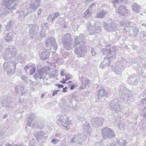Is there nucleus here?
<instances>
[{"label":"nucleus","mask_w":146,"mask_h":146,"mask_svg":"<svg viewBox=\"0 0 146 146\" xmlns=\"http://www.w3.org/2000/svg\"><path fill=\"white\" fill-rule=\"evenodd\" d=\"M57 123L59 125H61L64 128V129L68 130L70 128L69 126L72 124V123L69 118H66L65 119L64 117H61L57 120Z\"/></svg>","instance_id":"nucleus-9"},{"label":"nucleus","mask_w":146,"mask_h":146,"mask_svg":"<svg viewBox=\"0 0 146 146\" xmlns=\"http://www.w3.org/2000/svg\"><path fill=\"white\" fill-rule=\"evenodd\" d=\"M103 25L105 30L107 32L116 31L117 30L116 27L117 24L115 23L111 22L108 24L104 22Z\"/></svg>","instance_id":"nucleus-13"},{"label":"nucleus","mask_w":146,"mask_h":146,"mask_svg":"<svg viewBox=\"0 0 146 146\" xmlns=\"http://www.w3.org/2000/svg\"><path fill=\"white\" fill-rule=\"evenodd\" d=\"M45 135V133L42 131H40L36 133V138L38 140L42 138Z\"/></svg>","instance_id":"nucleus-30"},{"label":"nucleus","mask_w":146,"mask_h":146,"mask_svg":"<svg viewBox=\"0 0 146 146\" xmlns=\"http://www.w3.org/2000/svg\"><path fill=\"white\" fill-rule=\"evenodd\" d=\"M65 73V71L63 69H61V71L60 72V75L61 76H63L64 75Z\"/></svg>","instance_id":"nucleus-48"},{"label":"nucleus","mask_w":146,"mask_h":146,"mask_svg":"<svg viewBox=\"0 0 146 146\" xmlns=\"http://www.w3.org/2000/svg\"><path fill=\"white\" fill-rule=\"evenodd\" d=\"M28 123L27 125L33 128H38L39 129H42L44 127L43 124L40 125L36 121L35 115L34 113H32L30 115L29 118V119L28 120Z\"/></svg>","instance_id":"nucleus-6"},{"label":"nucleus","mask_w":146,"mask_h":146,"mask_svg":"<svg viewBox=\"0 0 146 146\" xmlns=\"http://www.w3.org/2000/svg\"><path fill=\"white\" fill-rule=\"evenodd\" d=\"M133 30L134 32V35L135 36H136L137 35V33L139 31L138 30V29L137 28L133 29Z\"/></svg>","instance_id":"nucleus-50"},{"label":"nucleus","mask_w":146,"mask_h":146,"mask_svg":"<svg viewBox=\"0 0 146 146\" xmlns=\"http://www.w3.org/2000/svg\"><path fill=\"white\" fill-rule=\"evenodd\" d=\"M37 71L35 74L34 78L37 80L38 79L43 78L44 80V77L46 75L47 72L46 71L49 70V67L48 66L44 67L43 68L39 70L38 68L37 69Z\"/></svg>","instance_id":"nucleus-8"},{"label":"nucleus","mask_w":146,"mask_h":146,"mask_svg":"<svg viewBox=\"0 0 146 146\" xmlns=\"http://www.w3.org/2000/svg\"><path fill=\"white\" fill-rule=\"evenodd\" d=\"M67 87H65L63 88L62 92H67Z\"/></svg>","instance_id":"nucleus-57"},{"label":"nucleus","mask_w":146,"mask_h":146,"mask_svg":"<svg viewBox=\"0 0 146 146\" xmlns=\"http://www.w3.org/2000/svg\"><path fill=\"white\" fill-rule=\"evenodd\" d=\"M72 100L76 102L78 101V100L77 99V96L76 95L73 96Z\"/></svg>","instance_id":"nucleus-49"},{"label":"nucleus","mask_w":146,"mask_h":146,"mask_svg":"<svg viewBox=\"0 0 146 146\" xmlns=\"http://www.w3.org/2000/svg\"><path fill=\"white\" fill-rule=\"evenodd\" d=\"M98 94L99 96H104L107 94V92L104 89H101L99 91Z\"/></svg>","instance_id":"nucleus-36"},{"label":"nucleus","mask_w":146,"mask_h":146,"mask_svg":"<svg viewBox=\"0 0 146 146\" xmlns=\"http://www.w3.org/2000/svg\"><path fill=\"white\" fill-rule=\"evenodd\" d=\"M119 0H114L113 2L115 3H118Z\"/></svg>","instance_id":"nucleus-62"},{"label":"nucleus","mask_w":146,"mask_h":146,"mask_svg":"<svg viewBox=\"0 0 146 146\" xmlns=\"http://www.w3.org/2000/svg\"><path fill=\"white\" fill-rule=\"evenodd\" d=\"M117 143L120 146H125L127 143L125 141L121 139L117 140Z\"/></svg>","instance_id":"nucleus-35"},{"label":"nucleus","mask_w":146,"mask_h":146,"mask_svg":"<svg viewBox=\"0 0 146 146\" xmlns=\"http://www.w3.org/2000/svg\"><path fill=\"white\" fill-rule=\"evenodd\" d=\"M67 81V80H66V79H65L64 78H63L62 79V80H61V82L62 84H64L66 83V81Z\"/></svg>","instance_id":"nucleus-55"},{"label":"nucleus","mask_w":146,"mask_h":146,"mask_svg":"<svg viewBox=\"0 0 146 146\" xmlns=\"http://www.w3.org/2000/svg\"><path fill=\"white\" fill-rule=\"evenodd\" d=\"M16 66V63L13 61L12 62H5L3 64V68L4 70L7 71V74L11 76L14 74Z\"/></svg>","instance_id":"nucleus-7"},{"label":"nucleus","mask_w":146,"mask_h":146,"mask_svg":"<svg viewBox=\"0 0 146 146\" xmlns=\"http://www.w3.org/2000/svg\"><path fill=\"white\" fill-rule=\"evenodd\" d=\"M56 62L57 63L60 64H62L63 62V59L61 58H58L56 60Z\"/></svg>","instance_id":"nucleus-41"},{"label":"nucleus","mask_w":146,"mask_h":146,"mask_svg":"<svg viewBox=\"0 0 146 146\" xmlns=\"http://www.w3.org/2000/svg\"><path fill=\"white\" fill-rule=\"evenodd\" d=\"M32 2L31 4V8L33 11L35 12L40 5V0H32Z\"/></svg>","instance_id":"nucleus-20"},{"label":"nucleus","mask_w":146,"mask_h":146,"mask_svg":"<svg viewBox=\"0 0 146 146\" xmlns=\"http://www.w3.org/2000/svg\"><path fill=\"white\" fill-rule=\"evenodd\" d=\"M135 79V75H132L129 76L127 80L129 81V82L130 81H131V82H133L134 81Z\"/></svg>","instance_id":"nucleus-37"},{"label":"nucleus","mask_w":146,"mask_h":146,"mask_svg":"<svg viewBox=\"0 0 146 146\" xmlns=\"http://www.w3.org/2000/svg\"><path fill=\"white\" fill-rule=\"evenodd\" d=\"M47 24H46V25H44V26L43 27V28L42 29V31L40 33V35L41 37H44L45 36V30L46 29H48V28L46 26V25Z\"/></svg>","instance_id":"nucleus-33"},{"label":"nucleus","mask_w":146,"mask_h":146,"mask_svg":"<svg viewBox=\"0 0 146 146\" xmlns=\"http://www.w3.org/2000/svg\"><path fill=\"white\" fill-rule=\"evenodd\" d=\"M108 106L112 110H114L116 112H118L120 110L119 102L117 100H112L110 102Z\"/></svg>","instance_id":"nucleus-15"},{"label":"nucleus","mask_w":146,"mask_h":146,"mask_svg":"<svg viewBox=\"0 0 146 146\" xmlns=\"http://www.w3.org/2000/svg\"><path fill=\"white\" fill-rule=\"evenodd\" d=\"M55 136L56 137V138L60 139L61 138V135L59 133H57L55 135Z\"/></svg>","instance_id":"nucleus-52"},{"label":"nucleus","mask_w":146,"mask_h":146,"mask_svg":"<svg viewBox=\"0 0 146 146\" xmlns=\"http://www.w3.org/2000/svg\"><path fill=\"white\" fill-rule=\"evenodd\" d=\"M3 5L5 6V14H8L11 11L16 9L17 5L16 0H4Z\"/></svg>","instance_id":"nucleus-4"},{"label":"nucleus","mask_w":146,"mask_h":146,"mask_svg":"<svg viewBox=\"0 0 146 146\" xmlns=\"http://www.w3.org/2000/svg\"><path fill=\"white\" fill-rule=\"evenodd\" d=\"M2 105L3 106L5 107V108L7 109L8 108H11V106H9V103H8L7 100H3L2 101Z\"/></svg>","instance_id":"nucleus-31"},{"label":"nucleus","mask_w":146,"mask_h":146,"mask_svg":"<svg viewBox=\"0 0 146 146\" xmlns=\"http://www.w3.org/2000/svg\"><path fill=\"white\" fill-rule=\"evenodd\" d=\"M84 131L87 133L90 131L89 129L90 128V124L86 122L84 123Z\"/></svg>","instance_id":"nucleus-34"},{"label":"nucleus","mask_w":146,"mask_h":146,"mask_svg":"<svg viewBox=\"0 0 146 146\" xmlns=\"http://www.w3.org/2000/svg\"><path fill=\"white\" fill-rule=\"evenodd\" d=\"M95 5V3H93L91 4L90 6H89V7L88 9H91L92 8H93V7H94Z\"/></svg>","instance_id":"nucleus-54"},{"label":"nucleus","mask_w":146,"mask_h":146,"mask_svg":"<svg viewBox=\"0 0 146 146\" xmlns=\"http://www.w3.org/2000/svg\"><path fill=\"white\" fill-rule=\"evenodd\" d=\"M21 78L22 80L26 83H27L28 81H30L29 79H28V78L24 75H22L21 77Z\"/></svg>","instance_id":"nucleus-39"},{"label":"nucleus","mask_w":146,"mask_h":146,"mask_svg":"<svg viewBox=\"0 0 146 146\" xmlns=\"http://www.w3.org/2000/svg\"><path fill=\"white\" fill-rule=\"evenodd\" d=\"M55 86L59 88H63L64 86L63 85L61 84H56Z\"/></svg>","instance_id":"nucleus-56"},{"label":"nucleus","mask_w":146,"mask_h":146,"mask_svg":"<svg viewBox=\"0 0 146 146\" xmlns=\"http://www.w3.org/2000/svg\"><path fill=\"white\" fill-rule=\"evenodd\" d=\"M17 53V50L15 46L12 45L6 49L5 53L3 55V58L5 60H7L15 56Z\"/></svg>","instance_id":"nucleus-5"},{"label":"nucleus","mask_w":146,"mask_h":146,"mask_svg":"<svg viewBox=\"0 0 146 146\" xmlns=\"http://www.w3.org/2000/svg\"><path fill=\"white\" fill-rule=\"evenodd\" d=\"M108 13L107 12L104 10H100L96 14V17L102 18L104 17Z\"/></svg>","instance_id":"nucleus-22"},{"label":"nucleus","mask_w":146,"mask_h":146,"mask_svg":"<svg viewBox=\"0 0 146 146\" xmlns=\"http://www.w3.org/2000/svg\"><path fill=\"white\" fill-rule=\"evenodd\" d=\"M16 145H15L14 146H15ZM0 146H12L11 145H9V144H6L5 145H4V146L2 144V143H0Z\"/></svg>","instance_id":"nucleus-60"},{"label":"nucleus","mask_w":146,"mask_h":146,"mask_svg":"<svg viewBox=\"0 0 146 146\" xmlns=\"http://www.w3.org/2000/svg\"><path fill=\"white\" fill-rule=\"evenodd\" d=\"M92 14L91 13L90 11V10L88 9L84 14V17H90Z\"/></svg>","instance_id":"nucleus-38"},{"label":"nucleus","mask_w":146,"mask_h":146,"mask_svg":"<svg viewBox=\"0 0 146 146\" xmlns=\"http://www.w3.org/2000/svg\"><path fill=\"white\" fill-rule=\"evenodd\" d=\"M50 50L48 49L47 50L45 49L43 50L40 54V59L42 60H44L48 58L50 55Z\"/></svg>","instance_id":"nucleus-19"},{"label":"nucleus","mask_w":146,"mask_h":146,"mask_svg":"<svg viewBox=\"0 0 146 146\" xmlns=\"http://www.w3.org/2000/svg\"><path fill=\"white\" fill-rule=\"evenodd\" d=\"M45 44L47 46L50 47L51 49L56 50L57 49V46L55 39L52 37L47 38L45 40Z\"/></svg>","instance_id":"nucleus-12"},{"label":"nucleus","mask_w":146,"mask_h":146,"mask_svg":"<svg viewBox=\"0 0 146 146\" xmlns=\"http://www.w3.org/2000/svg\"><path fill=\"white\" fill-rule=\"evenodd\" d=\"M29 35L32 38H37L38 34L39 26L36 25H31Z\"/></svg>","instance_id":"nucleus-11"},{"label":"nucleus","mask_w":146,"mask_h":146,"mask_svg":"<svg viewBox=\"0 0 146 146\" xmlns=\"http://www.w3.org/2000/svg\"><path fill=\"white\" fill-rule=\"evenodd\" d=\"M102 132L103 137L104 139H110L114 136V133L108 127L104 128Z\"/></svg>","instance_id":"nucleus-14"},{"label":"nucleus","mask_w":146,"mask_h":146,"mask_svg":"<svg viewBox=\"0 0 146 146\" xmlns=\"http://www.w3.org/2000/svg\"><path fill=\"white\" fill-rule=\"evenodd\" d=\"M27 15V14L26 13L25 11L24 10L19 11L18 12V17L20 19H23Z\"/></svg>","instance_id":"nucleus-26"},{"label":"nucleus","mask_w":146,"mask_h":146,"mask_svg":"<svg viewBox=\"0 0 146 146\" xmlns=\"http://www.w3.org/2000/svg\"><path fill=\"white\" fill-rule=\"evenodd\" d=\"M24 68L27 72L29 71L30 72V74L32 75L35 71L36 66L34 64H29L26 66Z\"/></svg>","instance_id":"nucleus-17"},{"label":"nucleus","mask_w":146,"mask_h":146,"mask_svg":"<svg viewBox=\"0 0 146 146\" xmlns=\"http://www.w3.org/2000/svg\"><path fill=\"white\" fill-rule=\"evenodd\" d=\"M105 64L104 63H103V62L101 63L100 64V67L101 68L103 69L105 68V67L106 66V65H105Z\"/></svg>","instance_id":"nucleus-51"},{"label":"nucleus","mask_w":146,"mask_h":146,"mask_svg":"<svg viewBox=\"0 0 146 146\" xmlns=\"http://www.w3.org/2000/svg\"><path fill=\"white\" fill-rule=\"evenodd\" d=\"M91 53L93 56H95L96 54V50L93 48H92Z\"/></svg>","instance_id":"nucleus-46"},{"label":"nucleus","mask_w":146,"mask_h":146,"mask_svg":"<svg viewBox=\"0 0 146 146\" xmlns=\"http://www.w3.org/2000/svg\"><path fill=\"white\" fill-rule=\"evenodd\" d=\"M49 70L46 71L47 72L46 74H48L50 77L51 78H55L58 75L57 71L56 70L53 71L52 72V69L49 68Z\"/></svg>","instance_id":"nucleus-23"},{"label":"nucleus","mask_w":146,"mask_h":146,"mask_svg":"<svg viewBox=\"0 0 146 146\" xmlns=\"http://www.w3.org/2000/svg\"><path fill=\"white\" fill-rule=\"evenodd\" d=\"M138 82V80H136V78H135V79L134 81L133 82H129V84L132 85H136L137 83Z\"/></svg>","instance_id":"nucleus-47"},{"label":"nucleus","mask_w":146,"mask_h":146,"mask_svg":"<svg viewBox=\"0 0 146 146\" xmlns=\"http://www.w3.org/2000/svg\"><path fill=\"white\" fill-rule=\"evenodd\" d=\"M65 76L67 80L72 78L73 77L72 75L70 74H66Z\"/></svg>","instance_id":"nucleus-44"},{"label":"nucleus","mask_w":146,"mask_h":146,"mask_svg":"<svg viewBox=\"0 0 146 146\" xmlns=\"http://www.w3.org/2000/svg\"><path fill=\"white\" fill-rule=\"evenodd\" d=\"M103 120V118L102 117H96L91 119V123L94 126L98 127L102 124Z\"/></svg>","instance_id":"nucleus-16"},{"label":"nucleus","mask_w":146,"mask_h":146,"mask_svg":"<svg viewBox=\"0 0 146 146\" xmlns=\"http://www.w3.org/2000/svg\"><path fill=\"white\" fill-rule=\"evenodd\" d=\"M119 128L120 129H122V128L123 127V125L122 124H119Z\"/></svg>","instance_id":"nucleus-59"},{"label":"nucleus","mask_w":146,"mask_h":146,"mask_svg":"<svg viewBox=\"0 0 146 146\" xmlns=\"http://www.w3.org/2000/svg\"><path fill=\"white\" fill-rule=\"evenodd\" d=\"M86 26L90 35H95L100 32L102 31L101 28L100 26H92L90 22L87 23Z\"/></svg>","instance_id":"nucleus-10"},{"label":"nucleus","mask_w":146,"mask_h":146,"mask_svg":"<svg viewBox=\"0 0 146 146\" xmlns=\"http://www.w3.org/2000/svg\"><path fill=\"white\" fill-rule=\"evenodd\" d=\"M92 0H84V1L86 3H90Z\"/></svg>","instance_id":"nucleus-61"},{"label":"nucleus","mask_w":146,"mask_h":146,"mask_svg":"<svg viewBox=\"0 0 146 146\" xmlns=\"http://www.w3.org/2000/svg\"><path fill=\"white\" fill-rule=\"evenodd\" d=\"M82 136L81 134H78L77 136H75L74 138H72L70 142L71 143L76 142L79 144H82L83 142L84 139L82 138Z\"/></svg>","instance_id":"nucleus-18"},{"label":"nucleus","mask_w":146,"mask_h":146,"mask_svg":"<svg viewBox=\"0 0 146 146\" xmlns=\"http://www.w3.org/2000/svg\"><path fill=\"white\" fill-rule=\"evenodd\" d=\"M14 24L13 22L12 21H10L8 22L6 26L7 28H8L9 29L11 28L13 26Z\"/></svg>","instance_id":"nucleus-40"},{"label":"nucleus","mask_w":146,"mask_h":146,"mask_svg":"<svg viewBox=\"0 0 146 146\" xmlns=\"http://www.w3.org/2000/svg\"><path fill=\"white\" fill-rule=\"evenodd\" d=\"M140 8V6L136 3H134L132 6L133 10L136 13L139 12Z\"/></svg>","instance_id":"nucleus-27"},{"label":"nucleus","mask_w":146,"mask_h":146,"mask_svg":"<svg viewBox=\"0 0 146 146\" xmlns=\"http://www.w3.org/2000/svg\"><path fill=\"white\" fill-rule=\"evenodd\" d=\"M86 41L85 36L82 34L79 37L75 36L74 46V52L79 57H84L87 52Z\"/></svg>","instance_id":"nucleus-1"},{"label":"nucleus","mask_w":146,"mask_h":146,"mask_svg":"<svg viewBox=\"0 0 146 146\" xmlns=\"http://www.w3.org/2000/svg\"><path fill=\"white\" fill-rule=\"evenodd\" d=\"M110 44H109L106 46L105 49H103L102 52L108 56L111 55L109 57H106L104 59L103 63H104L106 66H109L111 62V59L115 58L116 56V51L115 48L110 47Z\"/></svg>","instance_id":"nucleus-2"},{"label":"nucleus","mask_w":146,"mask_h":146,"mask_svg":"<svg viewBox=\"0 0 146 146\" xmlns=\"http://www.w3.org/2000/svg\"><path fill=\"white\" fill-rule=\"evenodd\" d=\"M74 85H73V84H72V85L71 87H70V89L71 90H73L74 88Z\"/></svg>","instance_id":"nucleus-63"},{"label":"nucleus","mask_w":146,"mask_h":146,"mask_svg":"<svg viewBox=\"0 0 146 146\" xmlns=\"http://www.w3.org/2000/svg\"><path fill=\"white\" fill-rule=\"evenodd\" d=\"M130 23L129 22L127 24L125 23L124 21H122L120 23V25L122 26H123L124 25H125V26L124 28V30L125 31H129V30L128 29V28H131V27H129V25H130ZM131 28L132 29V28L131 27Z\"/></svg>","instance_id":"nucleus-28"},{"label":"nucleus","mask_w":146,"mask_h":146,"mask_svg":"<svg viewBox=\"0 0 146 146\" xmlns=\"http://www.w3.org/2000/svg\"><path fill=\"white\" fill-rule=\"evenodd\" d=\"M15 33L12 31H11L8 33H7L5 37V40L7 42H9L13 40L15 35Z\"/></svg>","instance_id":"nucleus-21"},{"label":"nucleus","mask_w":146,"mask_h":146,"mask_svg":"<svg viewBox=\"0 0 146 146\" xmlns=\"http://www.w3.org/2000/svg\"><path fill=\"white\" fill-rule=\"evenodd\" d=\"M119 13L122 15H125L127 13V11L124 6H120L118 10Z\"/></svg>","instance_id":"nucleus-25"},{"label":"nucleus","mask_w":146,"mask_h":146,"mask_svg":"<svg viewBox=\"0 0 146 146\" xmlns=\"http://www.w3.org/2000/svg\"><path fill=\"white\" fill-rule=\"evenodd\" d=\"M16 92L18 93H20L22 94L23 93L24 88L21 87L20 85L17 86L15 87Z\"/></svg>","instance_id":"nucleus-29"},{"label":"nucleus","mask_w":146,"mask_h":146,"mask_svg":"<svg viewBox=\"0 0 146 146\" xmlns=\"http://www.w3.org/2000/svg\"><path fill=\"white\" fill-rule=\"evenodd\" d=\"M113 71L116 74L119 75L121 73L123 70V67L122 66H119L117 65L113 67L112 68Z\"/></svg>","instance_id":"nucleus-24"},{"label":"nucleus","mask_w":146,"mask_h":146,"mask_svg":"<svg viewBox=\"0 0 146 146\" xmlns=\"http://www.w3.org/2000/svg\"><path fill=\"white\" fill-rule=\"evenodd\" d=\"M90 81L88 79H85L82 82V86L86 87L89 86L90 84Z\"/></svg>","instance_id":"nucleus-32"},{"label":"nucleus","mask_w":146,"mask_h":146,"mask_svg":"<svg viewBox=\"0 0 146 146\" xmlns=\"http://www.w3.org/2000/svg\"><path fill=\"white\" fill-rule=\"evenodd\" d=\"M59 15V13L58 12H57L54 13L53 17L52 18H51L52 21H53Z\"/></svg>","instance_id":"nucleus-42"},{"label":"nucleus","mask_w":146,"mask_h":146,"mask_svg":"<svg viewBox=\"0 0 146 146\" xmlns=\"http://www.w3.org/2000/svg\"><path fill=\"white\" fill-rule=\"evenodd\" d=\"M145 110L146 111V108H145ZM143 116L145 118H146V111L145 112V113L143 114Z\"/></svg>","instance_id":"nucleus-64"},{"label":"nucleus","mask_w":146,"mask_h":146,"mask_svg":"<svg viewBox=\"0 0 146 146\" xmlns=\"http://www.w3.org/2000/svg\"><path fill=\"white\" fill-rule=\"evenodd\" d=\"M62 44L64 48L68 50H71L73 47V39L70 34L67 33L63 36L62 38Z\"/></svg>","instance_id":"nucleus-3"},{"label":"nucleus","mask_w":146,"mask_h":146,"mask_svg":"<svg viewBox=\"0 0 146 146\" xmlns=\"http://www.w3.org/2000/svg\"><path fill=\"white\" fill-rule=\"evenodd\" d=\"M30 6L29 8L27 10H26L25 11L26 13L27 14V15L28 14H29L31 13L32 12V11L31 10H33V9L31 8V5H30Z\"/></svg>","instance_id":"nucleus-43"},{"label":"nucleus","mask_w":146,"mask_h":146,"mask_svg":"<svg viewBox=\"0 0 146 146\" xmlns=\"http://www.w3.org/2000/svg\"><path fill=\"white\" fill-rule=\"evenodd\" d=\"M59 91L58 90H54L53 92L52 96H54L56 94L57 92Z\"/></svg>","instance_id":"nucleus-53"},{"label":"nucleus","mask_w":146,"mask_h":146,"mask_svg":"<svg viewBox=\"0 0 146 146\" xmlns=\"http://www.w3.org/2000/svg\"><path fill=\"white\" fill-rule=\"evenodd\" d=\"M60 140L58 139H53L52 140L51 142L54 145L56 144Z\"/></svg>","instance_id":"nucleus-45"},{"label":"nucleus","mask_w":146,"mask_h":146,"mask_svg":"<svg viewBox=\"0 0 146 146\" xmlns=\"http://www.w3.org/2000/svg\"><path fill=\"white\" fill-rule=\"evenodd\" d=\"M42 11V10L41 9H40L38 10L37 11V14L38 15H39L40 14Z\"/></svg>","instance_id":"nucleus-58"}]
</instances>
